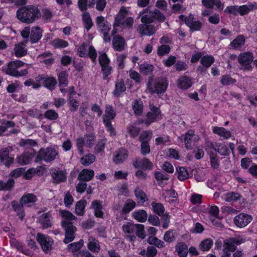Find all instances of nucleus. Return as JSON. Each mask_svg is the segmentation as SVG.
<instances>
[{
	"label": "nucleus",
	"instance_id": "f257e3e1",
	"mask_svg": "<svg viewBox=\"0 0 257 257\" xmlns=\"http://www.w3.org/2000/svg\"><path fill=\"white\" fill-rule=\"evenodd\" d=\"M17 16L22 22L31 24L40 18L41 14L38 7L30 5L19 9L17 12Z\"/></svg>",
	"mask_w": 257,
	"mask_h": 257
},
{
	"label": "nucleus",
	"instance_id": "f03ea898",
	"mask_svg": "<svg viewBox=\"0 0 257 257\" xmlns=\"http://www.w3.org/2000/svg\"><path fill=\"white\" fill-rule=\"evenodd\" d=\"M25 64V63L20 60L11 61L4 65L2 68V70L6 74L15 77L26 76L28 74L27 69L18 70V68L24 66Z\"/></svg>",
	"mask_w": 257,
	"mask_h": 257
},
{
	"label": "nucleus",
	"instance_id": "7ed1b4c3",
	"mask_svg": "<svg viewBox=\"0 0 257 257\" xmlns=\"http://www.w3.org/2000/svg\"><path fill=\"white\" fill-rule=\"evenodd\" d=\"M168 82L165 78L153 80L151 78L147 84V88L151 93H162L164 92L168 86Z\"/></svg>",
	"mask_w": 257,
	"mask_h": 257
},
{
	"label": "nucleus",
	"instance_id": "20e7f679",
	"mask_svg": "<svg viewBox=\"0 0 257 257\" xmlns=\"http://www.w3.org/2000/svg\"><path fill=\"white\" fill-rule=\"evenodd\" d=\"M149 106L151 111L147 113L146 118L144 120H139V124L144 123L147 125H149L156 120L161 118V114L159 108L155 106L153 104L150 103Z\"/></svg>",
	"mask_w": 257,
	"mask_h": 257
},
{
	"label": "nucleus",
	"instance_id": "39448f33",
	"mask_svg": "<svg viewBox=\"0 0 257 257\" xmlns=\"http://www.w3.org/2000/svg\"><path fill=\"white\" fill-rule=\"evenodd\" d=\"M96 22L98 30L103 35V38L104 42L106 43L110 42V38L108 36V34L111 29V25L106 21L104 17L102 16L97 17Z\"/></svg>",
	"mask_w": 257,
	"mask_h": 257
},
{
	"label": "nucleus",
	"instance_id": "423d86ee",
	"mask_svg": "<svg viewBox=\"0 0 257 257\" xmlns=\"http://www.w3.org/2000/svg\"><path fill=\"white\" fill-rule=\"evenodd\" d=\"M77 53L81 57L89 56L93 61L95 60L97 57V53L92 46L87 44H83L77 49Z\"/></svg>",
	"mask_w": 257,
	"mask_h": 257
},
{
	"label": "nucleus",
	"instance_id": "0eeeda50",
	"mask_svg": "<svg viewBox=\"0 0 257 257\" xmlns=\"http://www.w3.org/2000/svg\"><path fill=\"white\" fill-rule=\"evenodd\" d=\"M58 155L57 150L54 148L41 149L37 158L39 160H44L46 162H49L53 161Z\"/></svg>",
	"mask_w": 257,
	"mask_h": 257
},
{
	"label": "nucleus",
	"instance_id": "6e6552de",
	"mask_svg": "<svg viewBox=\"0 0 257 257\" xmlns=\"http://www.w3.org/2000/svg\"><path fill=\"white\" fill-rule=\"evenodd\" d=\"M95 137L94 135H86L84 137L79 138L76 140V146L80 155L84 153L83 147L86 146L91 148L94 143Z\"/></svg>",
	"mask_w": 257,
	"mask_h": 257
},
{
	"label": "nucleus",
	"instance_id": "1a4fd4ad",
	"mask_svg": "<svg viewBox=\"0 0 257 257\" xmlns=\"http://www.w3.org/2000/svg\"><path fill=\"white\" fill-rule=\"evenodd\" d=\"M36 239L44 252H47L52 249L53 240L48 236L41 233H38Z\"/></svg>",
	"mask_w": 257,
	"mask_h": 257
},
{
	"label": "nucleus",
	"instance_id": "9d476101",
	"mask_svg": "<svg viewBox=\"0 0 257 257\" xmlns=\"http://www.w3.org/2000/svg\"><path fill=\"white\" fill-rule=\"evenodd\" d=\"M253 60V56L249 52L241 53L238 57V61L244 70H250L251 69V63Z\"/></svg>",
	"mask_w": 257,
	"mask_h": 257
},
{
	"label": "nucleus",
	"instance_id": "9b49d317",
	"mask_svg": "<svg viewBox=\"0 0 257 257\" xmlns=\"http://www.w3.org/2000/svg\"><path fill=\"white\" fill-rule=\"evenodd\" d=\"M12 151L11 147L4 148L0 151V161L6 167H10L14 162V158L10 156Z\"/></svg>",
	"mask_w": 257,
	"mask_h": 257
},
{
	"label": "nucleus",
	"instance_id": "f8f14e48",
	"mask_svg": "<svg viewBox=\"0 0 257 257\" xmlns=\"http://www.w3.org/2000/svg\"><path fill=\"white\" fill-rule=\"evenodd\" d=\"M130 8H126L124 7H121L119 11L118 14L115 18V22L113 24L114 29L112 32V34L116 33V27L120 26L122 23V21L124 20V18L130 14L129 11Z\"/></svg>",
	"mask_w": 257,
	"mask_h": 257
},
{
	"label": "nucleus",
	"instance_id": "ddd939ff",
	"mask_svg": "<svg viewBox=\"0 0 257 257\" xmlns=\"http://www.w3.org/2000/svg\"><path fill=\"white\" fill-rule=\"evenodd\" d=\"M122 230L126 234L125 238L131 242H134L136 236L134 234L135 224L132 222H127L122 226Z\"/></svg>",
	"mask_w": 257,
	"mask_h": 257
},
{
	"label": "nucleus",
	"instance_id": "4468645a",
	"mask_svg": "<svg viewBox=\"0 0 257 257\" xmlns=\"http://www.w3.org/2000/svg\"><path fill=\"white\" fill-rule=\"evenodd\" d=\"M252 220V217L251 215L244 213H240L234 217L233 221L237 227L242 228L246 226Z\"/></svg>",
	"mask_w": 257,
	"mask_h": 257
},
{
	"label": "nucleus",
	"instance_id": "2eb2a0df",
	"mask_svg": "<svg viewBox=\"0 0 257 257\" xmlns=\"http://www.w3.org/2000/svg\"><path fill=\"white\" fill-rule=\"evenodd\" d=\"M179 18L181 21H183L184 19L185 24L193 31H198L201 27L202 25L200 22L194 21V18L192 15H190L187 18H185V16L183 15H180Z\"/></svg>",
	"mask_w": 257,
	"mask_h": 257
},
{
	"label": "nucleus",
	"instance_id": "dca6fc26",
	"mask_svg": "<svg viewBox=\"0 0 257 257\" xmlns=\"http://www.w3.org/2000/svg\"><path fill=\"white\" fill-rule=\"evenodd\" d=\"M60 215L62 217V225L63 227L73 225L72 221L75 220L76 217L70 211L61 210Z\"/></svg>",
	"mask_w": 257,
	"mask_h": 257
},
{
	"label": "nucleus",
	"instance_id": "f3484780",
	"mask_svg": "<svg viewBox=\"0 0 257 257\" xmlns=\"http://www.w3.org/2000/svg\"><path fill=\"white\" fill-rule=\"evenodd\" d=\"M137 31L141 35L150 36L155 34L156 29L153 25L143 23L139 25Z\"/></svg>",
	"mask_w": 257,
	"mask_h": 257
},
{
	"label": "nucleus",
	"instance_id": "a211bd4d",
	"mask_svg": "<svg viewBox=\"0 0 257 257\" xmlns=\"http://www.w3.org/2000/svg\"><path fill=\"white\" fill-rule=\"evenodd\" d=\"M133 164L135 168H141L144 170H152L153 168V164L147 158L143 159L137 158Z\"/></svg>",
	"mask_w": 257,
	"mask_h": 257
},
{
	"label": "nucleus",
	"instance_id": "6ab92c4d",
	"mask_svg": "<svg viewBox=\"0 0 257 257\" xmlns=\"http://www.w3.org/2000/svg\"><path fill=\"white\" fill-rule=\"evenodd\" d=\"M34 157L33 151L25 152L17 157V161L21 165H25L29 164Z\"/></svg>",
	"mask_w": 257,
	"mask_h": 257
},
{
	"label": "nucleus",
	"instance_id": "aec40b11",
	"mask_svg": "<svg viewBox=\"0 0 257 257\" xmlns=\"http://www.w3.org/2000/svg\"><path fill=\"white\" fill-rule=\"evenodd\" d=\"M139 15H143L141 18L143 23L150 24L155 21L154 11L150 12L148 8L140 12Z\"/></svg>",
	"mask_w": 257,
	"mask_h": 257
},
{
	"label": "nucleus",
	"instance_id": "412c9836",
	"mask_svg": "<svg viewBox=\"0 0 257 257\" xmlns=\"http://www.w3.org/2000/svg\"><path fill=\"white\" fill-rule=\"evenodd\" d=\"M63 227L65 230V237L63 241L65 243H68L74 239V233L76 231V228L73 225L65 226Z\"/></svg>",
	"mask_w": 257,
	"mask_h": 257
},
{
	"label": "nucleus",
	"instance_id": "4be33fe9",
	"mask_svg": "<svg viewBox=\"0 0 257 257\" xmlns=\"http://www.w3.org/2000/svg\"><path fill=\"white\" fill-rule=\"evenodd\" d=\"M124 39L119 35L115 36L112 40V46L114 49L117 51H122L125 46Z\"/></svg>",
	"mask_w": 257,
	"mask_h": 257
},
{
	"label": "nucleus",
	"instance_id": "5701e85b",
	"mask_svg": "<svg viewBox=\"0 0 257 257\" xmlns=\"http://www.w3.org/2000/svg\"><path fill=\"white\" fill-rule=\"evenodd\" d=\"M28 40L24 42L19 43L15 46L14 53L17 57H22L27 54V49L26 48Z\"/></svg>",
	"mask_w": 257,
	"mask_h": 257
},
{
	"label": "nucleus",
	"instance_id": "b1692460",
	"mask_svg": "<svg viewBox=\"0 0 257 257\" xmlns=\"http://www.w3.org/2000/svg\"><path fill=\"white\" fill-rule=\"evenodd\" d=\"M212 132L224 139H228L231 137V133L223 127L212 126Z\"/></svg>",
	"mask_w": 257,
	"mask_h": 257
},
{
	"label": "nucleus",
	"instance_id": "393cba45",
	"mask_svg": "<svg viewBox=\"0 0 257 257\" xmlns=\"http://www.w3.org/2000/svg\"><path fill=\"white\" fill-rule=\"evenodd\" d=\"M37 200V196L32 193H26L23 195L20 199V203L22 205L31 206Z\"/></svg>",
	"mask_w": 257,
	"mask_h": 257
},
{
	"label": "nucleus",
	"instance_id": "a878e982",
	"mask_svg": "<svg viewBox=\"0 0 257 257\" xmlns=\"http://www.w3.org/2000/svg\"><path fill=\"white\" fill-rule=\"evenodd\" d=\"M42 36V30L38 26L33 27L31 30L30 40L33 43H36L40 40Z\"/></svg>",
	"mask_w": 257,
	"mask_h": 257
},
{
	"label": "nucleus",
	"instance_id": "bb28decb",
	"mask_svg": "<svg viewBox=\"0 0 257 257\" xmlns=\"http://www.w3.org/2000/svg\"><path fill=\"white\" fill-rule=\"evenodd\" d=\"M116 116V112L113 107L110 105H106L104 114L103 116V122H110Z\"/></svg>",
	"mask_w": 257,
	"mask_h": 257
},
{
	"label": "nucleus",
	"instance_id": "cd10ccee",
	"mask_svg": "<svg viewBox=\"0 0 257 257\" xmlns=\"http://www.w3.org/2000/svg\"><path fill=\"white\" fill-rule=\"evenodd\" d=\"M177 84L180 89H187L192 86V82L190 78L182 76L178 79Z\"/></svg>",
	"mask_w": 257,
	"mask_h": 257
},
{
	"label": "nucleus",
	"instance_id": "c85d7f7f",
	"mask_svg": "<svg viewBox=\"0 0 257 257\" xmlns=\"http://www.w3.org/2000/svg\"><path fill=\"white\" fill-rule=\"evenodd\" d=\"M42 83L47 88L50 90L54 89L57 83L56 79L52 76L42 75Z\"/></svg>",
	"mask_w": 257,
	"mask_h": 257
},
{
	"label": "nucleus",
	"instance_id": "c756f323",
	"mask_svg": "<svg viewBox=\"0 0 257 257\" xmlns=\"http://www.w3.org/2000/svg\"><path fill=\"white\" fill-rule=\"evenodd\" d=\"M42 79V75H38L35 79H29L26 80L24 84L26 86H32L33 88L37 89L41 87Z\"/></svg>",
	"mask_w": 257,
	"mask_h": 257
},
{
	"label": "nucleus",
	"instance_id": "7c9ffc66",
	"mask_svg": "<svg viewBox=\"0 0 257 257\" xmlns=\"http://www.w3.org/2000/svg\"><path fill=\"white\" fill-rule=\"evenodd\" d=\"M210 147L214 151L218 152L221 155H227L228 154L229 150L226 145L223 143L211 144Z\"/></svg>",
	"mask_w": 257,
	"mask_h": 257
},
{
	"label": "nucleus",
	"instance_id": "2f4dec72",
	"mask_svg": "<svg viewBox=\"0 0 257 257\" xmlns=\"http://www.w3.org/2000/svg\"><path fill=\"white\" fill-rule=\"evenodd\" d=\"M127 157V152L125 149H120L115 153L113 157V161L116 164H120L125 161Z\"/></svg>",
	"mask_w": 257,
	"mask_h": 257
},
{
	"label": "nucleus",
	"instance_id": "473e14b6",
	"mask_svg": "<svg viewBox=\"0 0 257 257\" xmlns=\"http://www.w3.org/2000/svg\"><path fill=\"white\" fill-rule=\"evenodd\" d=\"M87 247L90 251L94 252H98L100 248L99 242L92 236L88 238Z\"/></svg>",
	"mask_w": 257,
	"mask_h": 257
},
{
	"label": "nucleus",
	"instance_id": "72a5a7b5",
	"mask_svg": "<svg viewBox=\"0 0 257 257\" xmlns=\"http://www.w3.org/2000/svg\"><path fill=\"white\" fill-rule=\"evenodd\" d=\"M254 9H257V4L256 3L249 4L248 5H245L238 7L237 13L240 15L243 16L248 14L250 11Z\"/></svg>",
	"mask_w": 257,
	"mask_h": 257
},
{
	"label": "nucleus",
	"instance_id": "f704fd0d",
	"mask_svg": "<svg viewBox=\"0 0 257 257\" xmlns=\"http://www.w3.org/2000/svg\"><path fill=\"white\" fill-rule=\"evenodd\" d=\"M52 178L56 183H60L64 181L66 178L64 173L62 171L52 169L50 171Z\"/></svg>",
	"mask_w": 257,
	"mask_h": 257
},
{
	"label": "nucleus",
	"instance_id": "c9c22d12",
	"mask_svg": "<svg viewBox=\"0 0 257 257\" xmlns=\"http://www.w3.org/2000/svg\"><path fill=\"white\" fill-rule=\"evenodd\" d=\"M91 208L94 210V214L96 217L102 218L103 212L102 211V206L100 201L94 200L92 201Z\"/></svg>",
	"mask_w": 257,
	"mask_h": 257
},
{
	"label": "nucleus",
	"instance_id": "e433bc0d",
	"mask_svg": "<svg viewBox=\"0 0 257 257\" xmlns=\"http://www.w3.org/2000/svg\"><path fill=\"white\" fill-rule=\"evenodd\" d=\"M94 175V171L90 169H83L79 173L78 179L80 180L89 181L91 180Z\"/></svg>",
	"mask_w": 257,
	"mask_h": 257
},
{
	"label": "nucleus",
	"instance_id": "4c0bfd02",
	"mask_svg": "<svg viewBox=\"0 0 257 257\" xmlns=\"http://www.w3.org/2000/svg\"><path fill=\"white\" fill-rule=\"evenodd\" d=\"M51 215L49 213L42 214L39 218V221L43 228H48L51 225Z\"/></svg>",
	"mask_w": 257,
	"mask_h": 257
},
{
	"label": "nucleus",
	"instance_id": "58836bf2",
	"mask_svg": "<svg viewBox=\"0 0 257 257\" xmlns=\"http://www.w3.org/2000/svg\"><path fill=\"white\" fill-rule=\"evenodd\" d=\"M132 107L134 113L137 115H140L143 113V102L141 99L135 100L132 102Z\"/></svg>",
	"mask_w": 257,
	"mask_h": 257
},
{
	"label": "nucleus",
	"instance_id": "ea45409f",
	"mask_svg": "<svg viewBox=\"0 0 257 257\" xmlns=\"http://www.w3.org/2000/svg\"><path fill=\"white\" fill-rule=\"evenodd\" d=\"M132 216L136 220L140 222H145L148 217L147 213L144 210H139L135 211L133 213Z\"/></svg>",
	"mask_w": 257,
	"mask_h": 257
},
{
	"label": "nucleus",
	"instance_id": "a19ab883",
	"mask_svg": "<svg viewBox=\"0 0 257 257\" xmlns=\"http://www.w3.org/2000/svg\"><path fill=\"white\" fill-rule=\"evenodd\" d=\"M38 59L40 62L44 63L47 66L51 65L54 61L49 52L39 55Z\"/></svg>",
	"mask_w": 257,
	"mask_h": 257
},
{
	"label": "nucleus",
	"instance_id": "79ce46f5",
	"mask_svg": "<svg viewBox=\"0 0 257 257\" xmlns=\"http://www.w3.org/2000/svg\"><path fill=\"white\" fill-rule=\"evenodd\" d=\"M176 250L180 257L187 256L188 249L187 245L184 243H178L176 246Z\"/></svg>",
	"mask_w": 257,
	"mask_h": 257
},
{
	"label": "nucleus",
	"instance_id": "37998d69",
	"mask_svg": "<svg viewBox=\"0 0 257 257\" xmlns=\"http://www.w3.org/2000/svg\"><path fill=\"white\" fill-rule=\"evenodd\" d=\"M202 4L206 8H211L215 5L218 9H222V5L220 0H202Z\"/></svg>",
	"mask_w": 257,
	"mask_h": 257
},
{
	"label": "nucleus",
	"instance_id": "c03bdc74",
	"mask_svg": "<svg viewBox=\"0 0 257 257\" xmlns=\"http://www.w3.org/2000/svg\"><path fill=\"white\" fill-rule=\"evenodd\" d=\"M82 20L87 31H88L93 26V22L89 14L87 12L83 13Z\"/></svg>",
	"mask_w": 257,
	"mask_h": 257
},
{
	"label": "nucleus",
	"instance_id": "a18cd8bd",
	"mask_svg": "<svg viewBox=\"0 0 257 257\" xmlns=\"http://www.w3.org/2000/svg\"><path fill=\"white\" fill-rule=\"evenodd\" d=\"M87 202L85 200L78 201L75 205V213L78 215H83Z\"/></svg>",
	"mask_w": 257,
	"mask_h": 257
},
{
	"label": "nucleus",
	"instance_id": "49530a36",
	"mask_svg": "<svg viewBox=\"0 0 257 257\" xmlns=\"http://www.w3.org/2000/svg\"><path fill=\"white\" fill-rule=\"evenodd\" d=\"M125 90V86L123 81L120 80H117L115 83V90L113 92L114 95L115 96H119L120 93Z\"/></svg>",
	"mask_w": 257,
	"mask_h": 257
},
{
	"label": "nucleus",
	"instance_id": "de8ad7c7",
	"mask_svg": "<svg viewBox=\"0 0 257 257\" xmlns=\"http://www.w3.org/2000/svg\"><path fill=\"white\" fill-rule=\"evenodd\" d=\"M214 58L211 55H205L201 58V64L205 67H209L214 62Z\"/></svg>",
	"mask_w": 257,
	"mask_h": 257
},
{
	"label": "nucleus",
	"instance_id": "09e8293b",
	"mask_svg": "<svg viewBox=\"0 0 257 257\" xmlns=\"http://www.w3.org/2000/svg\"><path fill=\"white\" fill-rule=\"evenodd\" d=\"M136 202L130 199H127L122 209V211L124 213H127L132 210L136 206Z\"/></svg>",
	"mask_w": 257,
	"mask_h": 257
},
{
	"label": "nucleus",
	"instance_id": "8fccbe9b",
	"mask_svg": "<svg viewBox=\"0 0 257 257\" xmlns=\"http://www.w3.org/2000/svg\"><path fill=\"white\" fill-rule=\"evenodd\" d=\"M12 205L14 210L17 212L18 215L21 219H23L24 217V213L23 209V206L21 203L19 204L16 201L12 202Z\"/></svg>",
	"mask_w": 257,
	"mask_h": 257
},
{
	"label": "nucleus",
	"instance_id": "3c124183",
	"mask_svg": "<svg viewBox=\"0 0 257 257\" xmlns=\"http://www.w3.org/2000/svg\"><path fill=\"white\" fill-rule=\"evenodd\" d=\"M84 244V241L82 239H80L78 242L71 243L68 245V249L70 251L75 252L78 251Z\"/></svg>",
	"mask_w": 257,
	"mask_h": 257
},
{
	"label": "nucleus",
	"instance_id": "603ef678",
	"mask_svg": "<svg viewBox=\"0 0 257 257\" xmlns=\"http://www.w3.org/2000/svg\"><path fill=\"white\" fill-rule=\"evenodd\" d=\"M245 39L242 36H238L231 43L230 46L234 49L240 48L244 44Z\"/></svg>",
	"mask_w": 257,
	"mask_h": 257
},
{
	"label": "nucleus",
	"instance_id": "864d4df0",
	"mask_svg": "<svg viewBox=\"0 0 257 257\" xmlns=\"http://www.w3.org/2000/svg\"><path fill=\"white\" fill-rule=\"evenodd\" d=\"M52 46L55 48H64L68 46V42L60 39H55L52 42Z\"/></svg>",
	"mask_w": 257,
	"mask_h": 257
},
{
	"label": "nucleus",
	"instance_id": "5fc2aeb1",
	"mask_svg": "<svg viewBox=\"0 0 257 257\" xmlns=\"http://www.w3.org/2000/svg\"><path fill=\"white\" fill-rule=\"evenodd\" d=\"M1 122L3 125L0 126V136L2 135L8 128L13 127L15 125V123L12 121L3 120Z\"/></svg>",
	"mask_w": 257,
	"mask_h": 257
},
{
	"label": "nucleus",
	"instance_id": "6e6d98bb",
	"mask_svg": "<svg viewBox=\"0 0 257 257\" xmlns=\"http://www.w3.org/2000/svg\"><path fill=\"white\" fill-rule=\"evenodd\" d=\"M135 194L139 201L144 203L148 200L146 193L140 188H137L135 190Z\"/></svg>",
	"mask_w": 257,
	"mask_h": 257
},
{
	"label": "nucleus",
	"instance_id": "4d7b16f0",
	"mask_svg": "<svg viewBox=\"0 0 257 257\" xmlns=\"http://www.w3.org/2000/svg\"><path fill=\"white\" fill-rule=\"evenodd\" d=\"M95 157L92 154H87L81 158V163L84 166H88L94 162Z\"/></svg>",
	"mask_w": 257,
	"mask_h": 257
},
{
	"label": "nucleus",
	"instance_id": "13d9d810",
	"mask_svg": "<svg viewBox=\"0 0 257 257\" xmlns=\"http://www.w3.org/2000/svg\"><path fill=\"white\" fill-rule=\"evenodd\" d=\"M15 181L13 179H10L7 182L0 181V190H10L14 186Z\"/></svg>",
	"mask_w": 257,
	"mask_h": 257
},
{
	"label": "nucleus",
	"instance_id": "bf43d9fd",
	"mask_svg": "<svg viewBox=\"0 0 257 257\" xmlns=\"http://www.w3.org/2000/svg\"><path fill=\"white\" fill-rule=\"evenodd\" d=\"M193 135V131H189L185 135L184 142L185 143V147L187 149H190L192 147V137Z\"/></svg>",
	"mask_w": 257,
	"mask_h": 257
},
{
	"label": "nucleus",
	"instance_id": "052dcab7",
	"mask_svg": "<svg viewBox=\"0 0 257 257\" xmlns=\"http://www.w3.org/2000/svg\"><path fill=\"white\" fill-rule=\"evenodd\" d=\"M240 197L239 194L235 192H230L224 195V200L228 202L235 201Z\"/></svg>",
	"mask_w": 257,
	"mask_h": 257
},
{
	"label": "nucleus",
	"instance_id": "680f3d73",
	"mask_svg": "<svg viewBox=\"0 0 257 257\" xmlns=\"http://www.w3.org/2000/svg\"><path fill=\"white\" fill-rule=\"evenodd\" d=\"M177 171L179 180L183 181L188 178L189 173L184 167H179V168L177 169Z\"/></svg>",
	"mask_w": 257,
	"mask_h": 257
},
{
	"label": "nucleus",
	"instance_id": "e2e57ef3",
	"mask_svg": "<svg viewBox=\"0 0 257 257\" xmlns=\"http://www.w3.org/2000/svg\"><path fill=\"white\" fill-rule=\"evenodd\" d=\"M126 57L127 55L124 54H120L117 56L116 63L119 69H122L124 67Z\"/></svg>",
	"mask_w": 257,
	"mask_h": 257
},
{
	"label": "nucleus",
	"instance_id": "0e129e2a",
	"mask_svg": "<svg viewBox=\"0 0 257 257\" xmlns=\"http://www.w3.org/2000/svg\"><path fill=\"white\" fill-rule=\"evenodd\" d=\"M68 74L65 71L60 72L58 75V80L60 86H66L68 84Z\"/></svg>",
	"mask_w": 257,
	"mask_h": 257
},
{
	"label": "nucleus",
	"instance_id": "69168bd1",
	"mask_svg": "<svg viewBox=\"0 0 257 257\" xmlns=\"http://www.w3.org/2000/svg\"><path fill=\"white\" fill-rule=\"evenodd\" d=\"M154 66L148 63H144L140 65V69L141 71L145 74H149L153 70Z\"/></svg>",
	"mask_w": 257,
	"mask_h": 257
},
{
	"label": "nucleus",
	"instance_id": "338daca9",
	"mask_svg": "<svg viewBox=\"0 0 257 257\" xmlns=\"http://www.w3.org/2000/svg\"><path fill=\"white\" fill-rule=\"evenodd\" d=\"M154 212L161 216L164 212L165 209L163 205L161 203L153 202L152 203Z\"/></svg>",
	"mask_w": 257,
	"mask_h": 257
},
{
	"label": "nucleus",
	"instance_id": "774afa93",
	"mask_svg": "<svg viewBox=\"0 0 257 257\" xmlns=\"http://www.w3.org/2000/svg\"><path fill=\"white\" fill-rule=\"evenodd\" d=\"M212 244L213 241L211 239H206L200 243L199 247L202 251H206L211 248Z\"/></svg>",
	"mask_w": 257,
	"mask_h": 257
}]
</instances>
